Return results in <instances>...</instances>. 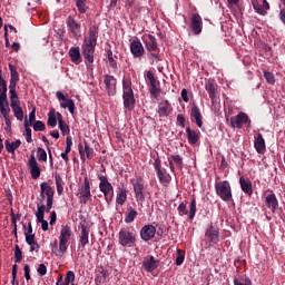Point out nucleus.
Instances as JSON below:
<instances>
[{
    "label": "nucleus",
    "instance_id": "f257e3e1",
    "mask_svg": "<svg viewBox=\"0 0 285 285\" xmlns=\"http://www.w3.org/2000/svg\"><path fill=\"white\" fill-rule=\"evenodd\" d=\"M99 31L97 29H90L88 38H85L81 46L82 57L88 63H95V48H97V39Z\"/></svg>",
    "mask_w": 285,
    "mask_h": 285
},
{
    "label": "nucleus",
    "instance_id": "f03ea898",
    "mask_svg": "<svg viewBox=\"0 0 285 285\" xmlns=\"http://www.w3.org/2000/svg\"><path fill=\"white\" fill-rule=\"evenodd\" d=\"M70 237H72V229L70 226L65 225L60 230L59 236V249L57 248V242H55V249L52 253L57 255V257H63L66 255V250H68V242H70Z\"/></svg>",
    "mask_w": 285,
    "mask_h": 285
},
{
    "label": "nucleus",
    "instance_id": "7ed1b4c3",
    "mask_svg": "<svg viewBox=\"0 0 285 285\" xmlns=\"http://www.w3.org/2000/svg\"><path fill=\"white\" fill-rule=\"evenodd\" d=\"M122 90L124 107L127 110H135V91H132V81L130 78L122 80Z\"/></svg>",
    "mask_w": 285,
    "mask_h": 285
},
{
    "label": "nucleus",
    "instance_id": "20e7f679",
    "mask_svg": "<svg viewBox=\"0 0 285 285\" xmlns=\"http://www.w3.org/2000/svg\"><path fill=\"white\" fill-rule=\"evenodd\" d=\"M137 243V234L132 233L129 227H124L118 234V244L120 246L132 248Z\"/></svg>",
    "mask_w": 285,
    "mask_h": 285
},
{
    "label": "nucleus",
    "instance_id": "39448f33",
    "mask_svg": "<svg viewBox=\"0 0 285 285\" xmlns=\"http://www.w3.org/2000/svg\"><path fill=\"white\" fill-rule=\"evenodd\" d=\"M215 190L223 202H233V190L230 189V183L227 180L216 183Z\"/></svg>",
    "mask_w": 285,
    "mask_h": 285
},
{
    "label": "nucleus",
    "instance_id": "423d86ee",
    "mask_svg": "<svg viewBox=\"0 0 285 285\" xmlns=\"http://www.w3.org/2000/svg\"><path fill=\"white\" fill-rule=\"evenodd\" d=\"M99 180L100 193H102L105 202L110 204L112 197H115V187H112V184L108 180V176H99Z\"/></svg>",
    "mask_w": 285,
    "mask_h": 285
},
{
    "label": "nucleus",
    "instance_id": "0eeeda50",
    "mask_svg": "<svg viewBox=\"0 0 285 285\" xmlns=\"http://www.w3.org/2000/svg\"><path fill=\"white\" fill-rule=\"evenodd\" d=\"M179 215H187V218L193 220L195 219V215L197 214V200L193 198L189 204V213L188 208L186 206V203H180L178 208H177Z\"/></svg>",
    "mask_w": 285,
    "mask_h": 285
},
{
    "label": "nucleus",
    "instance_id": "6e6552de",
    "mask_svg": "<svg viewBox=\"0 0 285 285\" xmlns=\"http://www.w3.org/2000/svg\"><path fill=\"white\" fill-rule=\"evenodd\" d=\"M40 191L47 196V213H50L52 204H55V189L50 184L43 181L40 184Z\"/></svg>",
    "mask_w": 285,
    "mask_h": 285
},
{
    "label": "nucleus",
    "instance_id": "1a4fd4ad",
    "mask_svg": "<svg viewBox=\"0 0 285 285\" xmlns=\"http://www.w3.org/2000/svg\"><path fill=\"white\" fill-rule=\"evenodd\" d=\"M154 168L156 170V175L160 181V184H169V181L173 179L170 177V174L166 171V169L161 168V160L159 158L155 159Z\"/></svg>",
    "mask_w": 285,
    "mask_h": 285
},
{
    "label": "nucleus",
    "instance_id": "9d476101",
    "mask_svg": "<svg viewBox=\"0 0 285 285\" xmlns=\"http://www.w3.org/2000/svg\"><path fill=\"white\" fill-rule=\"evenodd\" d=\"M205 240L209 244H219V229L213 223L205 229Z\"/></svg>",
    "mask_w": 285,
    "mask_h": 285
},
{
    "label": "nucleus",
    "instance_id": "9b49d317",
    "mask_svg": "<svg viewBox=\"0 0 285 285\" xmlns=\"http://www.w3.org/2000/svg\"><path fill=\"white\" fill-rule=\"evenodd\" d=\"M190 29L193 35H202V30H204V21L202 20V16H199V13L191 14Z\"/></svg>",
    "mask_w": 285,
    "mask_h": 285
},
{
    "label": "nucleus",
    "instance_id": "f8f14e48",
    "mask_svg": "<svg viewBox=\"0 0 285 285\" xmlns=\"http://www.w3.org/2000/svg\"><path fill=\"white\" fill-rule=\"evenodd\" d=\"M104 83L109 97H115L117 95V79L111 75H105Z\"/></svg>",
    "mask_w": 285,
    "mask_h": 285
},
{
    "label": "nucleus",
    "instance_id": "ddd939ff",
    "mask_svg": "<svg viewBox=\"0 0 285 285\" xmlns=\"http://www.w3.org/2000/svg\"><path fill=\"white\" fill-rule=\"evenodd\" d=\"M0 115L3 116L4 124H6V132H11L12 130V120H10V102L7 105H0Z\"/></svg>",
    "mask_w": 285,
    "mask_h": 285
},
{
    "label": "nucleus",
    "instance_id": "4468645a",
    "mask_svg": "<svg viewBox=\"0 0 285 285\" xmlns=\"http://www.w3.org/2000/svg\"><path fill=\"white\" fill-rule=\"evenodd\" d=\"M244 124H250V119H248V115L244 112H239L237 116H233L230 118L232 128H243Z\"/></svg>",
    "mask_w": 285,
    "mask_h": 285
},
{
    "label": "nucleus",
    "instance_id": "2eb2a0df",
    "mask_svg": "<svg viewBox=\"0 0 285 285\" xmlns=\"http://www.w3.org/2000/svg\"><path fill=\"white\" fill-rule=\"evenodd\" d=\"M28 166L32 179H39V177H41V167H39V163H37V158H35V155L30 156L28 160Z\"/></svg>",
    "mask_w": 285,
    "mask_h": 285
},
{
    "label": "nucleus",
    "instance_id": "dca6fc26",
    "mask_svg": "<svg viewBox=\"0 0 285 285\" xmlns=\"http://www.w3.org/2000/svg\"><path fill=\"white\" fill-rule=\"evenodd\" d=\"M78 150H79L80 159L82 161H86V157L87 159H92V157H95V149H92V147H90V145H88L87 141H85V147L83 145L79 144Z\"/></svg>",
    "mask_w": 285,
    "mask_h": 285
},
{
    "label": "nucleus",
    "instance_id": "f3484780",
    "mask_svg": "<svg viewBox=\"0 0 285 285\" xmlns=\"http://www.w3.org/2000/svg\"><path fill=\"white\" fill-rule=\"evenodd\" d=\"M157 234V228L154 225H145L140 229V237L144 242H150Z\"/></svg>",
    "mask_w": 285,
    "mask_h": 285
},
{
    "label": "nucleus",
    "instance_id": "a211bd4d",
    "mask_svg": "<svg viewBox=\"0 0 285 285\" xmlns=\"http://www.w3.org/2000/svg\"><path fill=\"white\" fill-rule=\"evenodd\" d=\"M252 6L258 14H266L271 10V4L266 0H252Z\"/></svg>",
    "mask_w": 285,
    "mask_h": 285
},
{
    "label": "nucleus",
    "instance_id": "6ab92c4d",
    "mask_svg": "<svg viewBox=\"0 0 285 285\" xmlns=\"http://www.w3.org/2000/svg\"><path fill=\"white\" fill-rule=\"evenodd\" d=\"M56 96L59 101H66L61 102V108H68L70 115H75V100L66 98V95L61 91H57Z\"/></svg>",
    "mask_w": 285,
    "mask_h": 285
},
{
    "label": "nucleus",
    "instance_id": "aec40b11",
    "mask_svg": "<svg viewBox=\"0 0 285 285\" xmlns=\"http://www.w3.org/2000/svg\"><path fill=\"white\" fill-rule=\"evenodd\" d=\"M130 52L136 59H139V58L144 57L146 49H144V45H141V41L134 40L130 43Z\"/></svg>",
    "mask_w": 285,
    "mask_h": 285
},
{
    "label": "nucleus",
    "instance_id": "412c9836",
    "mask_svg": "<svg viewBox=\"0 0 285 285\" xmlns=\"http://www.w3.org/2000/svg\"><path fill=\"white\" fill-rule=\"evenodd\" d=\"M0 88L2 89V92L0 95V106L10 104L8 101V82L6 79H3L2 71L0 70Z\"/></svg>",
    "mask_w": 285,
    "mask_h": 285
},
{
    "label": "nucleus",
    "instance_id": "4be33fe9",
    "mask_svg": "<svg viewBox=\"0 0 285 285\" xmlns=\"http://www.w3.org/2000/svg\"><path fill=\"white\" fill-rule=\"evenodd\" d=\"M217 83L213 80H208L205 83V90L208 92L209 98L212 99V104H215V99H217Z\"/></svg>",
    "mask_w": 285,
    "mask_h": 285
},
{
    "label": "nucleus",
    "instance_id": "5701e85b",
    "mask_svg": "<svg viewBox=\"0 0 285 285\" xmlns=\"http://www.w3.org/2000/svg\"><path fill=\"white\" fill-rule=\"evenodd\" d=\"M265 204L272 213H276L277 208H279V202H277V196L274 193L265 197Z\"/></svg>",
    "mask_w": 285,
    "mask_h": 285
},
{
    "label": "nucleus",
    "instance_id": "b1692460",
    "mask_svg": "<svg viewBox=\"0 0 285 285\" xmlns=\"http://www.w3.org/2000/svg\"><path fill=\"white\" fill-rule=\"evenodd\" d=\"M67 26H68L70 32H72L73 37H77V35H79V32H81V24H79V22H77V20L72 16L68 17Z\"/></svg>",
    "mask_w": 285,
    "mask_h": 285
},
{
    "label": "nucleus",
    "instance_id": "393cba45",
    "mask_svg": "<svg viewBox=\"0 0 285 285\" xmlns=\"http://www.w3.org/2000/svg\"><path fill=\"white\" fill-rule=\"evenodd\" d=\"M89 235H90V228H88V226H86V224H80L79 242H80V245L82 246V248H85L86 245L88 244Z\"/></svg>",
    "mask_w": 285,
    "mask_h": 285
},
{
    "label": "nucleus",
    "instance_id": "a878e982",
    "mask_svg": "<svg viewBox=\"0 0 285 285\" xmlns=\"http://www.w3.org/2000/svg\"><path fill=\"white\" fill-rule=\"evenodd\" d=\"M132 186L136 199L138 202H144L146 199V195H144V183H141V180H137Z\"/></svg>",
    "mask_w": 285,
    "mask_h": 285
},
{
    "label": "nucleus",
    "instance_id": "bb28decb",
    "mask_svg": "<svg viewBox=\"0 0 285 285\" xmlns=\"http://www.w3.org/2000/svg\"><path fill=\"white\" fill-rule=\"evenodd\" d=\"M159 261L155 259L154 256L144 258L142 266L147 273H153L157 268Z\"/></svg>",
    "mask_w": 285,
    "mask_h": 285
},
{
    "label": "nucleus",
    "instance_id": "cd10ccee",
    "mask_svg": "<svg viewBox=\"0 0 285 285\" xmlns=\"http://www.w3.org/2000/svg\"><path fill=\"white\" fill-rule=\"evenodd\" d=\"M190 117L195 119L196 126H198V128H202V126H204V121H202V111L199 110V107L197 105H193Z\"/></svg>",
    "mask_w": 285,
    "mask_h": 285
},
{
    "label": "nucleus",
    "instance_id": "c85d7f7f",
    "mask_svg": "<svg viewBox=\"0 0 285 285\" xmlns=\"http://www.w3.org/2000/svg\"><path fill=\"white\" fill-rule=\"evenodd\" d=\"M254 146L259 155H264V153H266V141L264 140V136H262V134H257Z\"/></svg>",
    "mask_w": 285,
    "mask_h": 285
},
{
    "label": "nucleus",
    "instance_id": "c756f323",
    "mask_svg": "<svg viewBox=\"0 0 285 285\" xmlns=\"http://www.w3.org/2000/svg\"><path fill=\"white\" fill-rule=\"evenodd\" d=\"M239 184H240V188L243 190V193H245V195H253V181H250L249 179H246L244 177L239 178Z\"/></svg>",
    "mask_w": 285,
    "mask_h": 285
},
{
    "label": "nucleus",
    "instance_id": "7c9ffc66",
    "mask_svg": "<svg viewBox=\"0 0 285 285\" xmlns=\"http://www.w3.org/2000/svg\"><path fill=\"white\" fill-rule=\"evenodd\" d=\"M145 45L148 52H157V50H159L157 38H155L153 35H148V39L145 41Z\"/></svg>",
    "mask_w": 285,
    "mask_h": 285
},
{
    "label": "nucleus",
    "instance_id": "2f4dec72",
    "mask_svg": "<svg viewBox=\"0 0 285 285\" xmlns=\"http://www.w3.org/2000/svg\"><path fill=\"white\" fill-rule=\"evenodd\" d=\"M69 57L72 63L79 65L81 62V50L79 47H71L69 50Z\"/></svg>",
    "mask_w": 285,
    "mask_h": 285
},
{
    "label": "nucleus",
    "instance_id": "473e14b6",
    "mask_svg": "<svg viewBox=\"0 0 285 285\" xmlns=\"http://www.w3.org/2000/svg\"><path fill=\"white\" fill-rule=\"evenodd\" d=\"M58 128L62 135H70V126L63 121V116L60 112H57Z\"/></svg>",
    "mask_w": 285,
    "mask_h": 285
},
{
    "label": "nucleus",
    "instance_id": "72a5a7b5",
    "mask_svg": "<svg viewBox=\"0 0 285 285\" xmlns=\"http://www.w3.org/2000/svg\"><path fill=\"white\" fill-rule=\"evenodd\" d=\"M107 277H108V271H106L104 267H100V269H98L96 274L95 284L96 285L105 284Z\"/></svg>",
    "mask_w": 285,
    "mask_h": 285
},
{
    "label": "nucleus",
    "instance_id": "f704fd0d",
    "mask_svg": "<svg viewBox=\"0 0 285 285\" xmlns=\"http://www.w3.org/2000/svg\"><path fill=\"white\" fill-rule=\"evenodd\" d=\"M186 132H187L188 142L190 144V146H195V144L199 141V132L190 129V127L186 128Z\"/></svg>",
    "mask_w": 285,
    "mask_h": 285
},
{
    "label": "nucleus",
    "instance_id": "c9c22d12",
    "mask_svg": "<svg viewBox=\"0 0 285 285\" xmlns=\"http://www.w3.org/2000/svg\"><path fill=\"white\" fill-rule=\"evenodd\" d=\"M13 116L18 121L23 119V108H21V102H16L14 105H10Z\"/></svg>",
    "mask_w": 285,
    "mask_h": 285
},
{
    "label": "nucleus",
    "instance_id": "e433bc0d",
    "mask_svg": "<svg viewBox=\"0 0 285 285\" xmlns=\"http://www.w3.org/2000/svg\"><path fill=\"white\" fill-rule=\"evenodd\" d=\"M70 282H75V272L72 271L67 272L65 282H63V276H60L56 285H70Z\"/></svg>",
    "mask_w": 285,
    "mask_h": 285
},
{
    "label": "nucleus",
    "instance_id": "4c0bfd02",
    "mask_svg": "<svg viewBox=\"0 0 285 285\" xmlns=\"http://www.w3.org/2000/svg\"><path fill=\"white\" fill-rule=\"evenodd\" d=\"M170 108V102L168 100H163L158 105V116L168 117V109Z\"/></svg>",
    "mask_w": 285,
    "mask_h": 285
},
{
    "label": "nucleus",
    "instance_id": "58836bf2",
    "mask_svg": "<svg viewBox=\"0 0 285 285\" xmlns=\"http://www.w3.org/2000/svg\"><path fill=\"white\" fill-rule=\"evenodd\" d=\"M126 199H128V190L126 188H119V191L117 193L116 203L119 206H124L126 204Z\"/></svg>",
    "mask_w": 285,
    "mask_h": 285
},
{
    "label": "nucleus",
    "instance_id": "ea45409f",
    "mask_svg": "<svg viewBox=\"0 0 285 285\" xmlns=\"http://www.w3.org/2000/svg\"><path fill=\"white\" fill-rule=\"evenodd\" d=\"M80 196L82 197H92V194H90V180L86 176L83 179V185L80 188Z\"/></svg>",
    "mask_w": 285,
    "mask_h": 285
},
{
    "label": "nucleus",
    "instance_id": "a19ab883",
    "mask_svg": "<svg viewBox=\"0 0 285 285\" xmlns=\"http://www.w3.org/2000/svg\"><path fill=\"white\" fill-rule=\"evenodd\" d=\"M46 194L43 191H40V197L38 198V203H37V213H46L48 206L46 207V205L43 204V202H46Z\"/></svg>",
    "mask_w": 285,
    "mask_h": 285
},
{
    "label": "nucleus",
    "instance_id": "79ce46f5",
    "mask_svg": "<svg viewBox=\"0 0 285 285\" xmlns=\"http://www.w3.org/2000/svg\"><path fill=\"white\" fill-rule=\"evenodd\" d=\"M137 215H139L137 213V209L132 207H128V213L126 214V217H125V224H132V222H135V219L137 218Z\"/></svg>",
    "mask_w": 285,
    "mask_h": 285
},
{
    "label": "nucleus",
    "instance_id": "37998d69",
    "mask_svg": "<svg viewBox=\"0 0 285 285\" xmlns=\"http://www.w3.org/2000/svg\"><path fill=\"white\" fill-rule=\"evenodd\" d=\"M234 285H253V281L247 275H239L234 278Z\"/></svg>",
    "mask_w": 285,
    "mask_h": 285
},
{
    "label": "nucleus",
    "instance_id": "c03bdc74",
    "mask_svg": "<svg viewBox=\"0 0 285 285\" xmlns=\"http://www.w3.org/2000/svg\"><path fill=\"white\" fill-rule=\"evenodd\" d=\"M4 146H6V150L8 153H14V150H17V148H19L21 146V140L18 139L13 142H10V140H6Z\"/></svg>",
    "mask_w": 285,
    "mask_h": 285
},
{
    "label": "nucleus",
    "instance_id": "a18cd8bd",
    "mask_svg": "<svg viewBox=\"0 0 285 285\" xmlns=\"http://www.w3.org/2000/svg\"><path fill=\"white\" fill-rule=\"evenodd\" d=\"M45 213L46 212H37L36 217H37L38 224H41L42 230H48L49 228L48 220L43 219Z\"/></svg>",
    "mask_w": 285,
    "mask_h": 285
},
{
    "label": "nucleus",
    "instance_id": "49530a36",
    "mask_svg": "<svg viewBox=\"0 0 285 285\" xmlns=\"http://www.w3.org/2000/svg\"><path fill=\"white\" fill-rule=\"evenodd\" d=\"M57 121H59V119L57 118V114H55V109H52L48 114L47 126H50L51 128H56Z\"/></svg>",
    "mask_w": 285,
    "mask_h": 285
},
{
    "label": "nucleus",
    "instance_id": "de8ad7c7",
    "mask_svg": "<svg viewBox=\"0 0 285 285\" xmlns=\"http://www.w3.org/2000/svg\"><path fill=\"white\" fill-rule=\"evenodd\" d=\"M26 243L32 244L35 239V234H32V223H28L27 230L24 233Z\"/></svg>",
    "mask_w": 285,
    "mask_h": 285
},
{
    "label": "nucleus",
    "instance_id": "09e8293b",
    "mask_svg": "<svg viewBox=\"0 0 285 285\" xmlns=\"http://www.w3.org/2000/svg\"><path fill=\"white\" fill-rule=\"evenodd\" d=\"M24 130L27 142L32 144V129H30V125L28 124V116L24 117Z\"/></svg>",
    "mask_w": 285,
    "mask_h": 285
},
{
    "label": "nucleus",
    "instance_id": "8fccbe9b",
    "mask_svg": "<svg viewBox=\"0 0 285 285\" xmlns=\"http://www.w3.org/2000/svg\"><path fill=\"white\" fill-rule=\"evenodd\" d=\"M55 179H56L57 193H58V195H62L63 194V179L61 178V176L59 174L55 175Z\"/></svg>",
    "mask_w": 285,
    "mask_h": 285
},
{
    "label": "nucleus",
    "instance_id": "3c124183",
    "mask_svg": "<svg viewBox=\"0 0 285 285\" xmlns=\"http://www.w3.org/2000/svg\"><path fill=\"white\" fill-rule=\"evenodd\" d=\"M76 6L80 14H86V12H88V4H86V0H76Z\"/></svg>",
    "mask_w": 285,
    "mask_h": 285
},
{
    "label": "nucleus",
    "instance_id": "603ef678",
    "mask_svg": "<svg viewBox=\"0 0 285 285\" xmlns=\"http://www.w3.org/2000/svg\"><path fill=\"white\" fill-rule=\"evenodd\" d=\"M14 258H16V264H21L23 261V252H21V247L19 245L14 246Z\"/></svg>",
    "mask_w": 285,
    "mask_h": 285
},
{
    "label": "nucleus",
    "instance_id": "864d4df0",
    "mask_svg": "<svg viewBox=\"0 0 285 285\" xmlns=\"http://www.w3.org/2000/svg\"><path fill=\"white\" fill-rule=\"evenodd\" d=\"M10 92V106H14V104H21L19 100V94H17V89L9 90Z\"/></svg>",
    "mask_w": 285,
    "mask_h": 285
},
{
    "label": "nucleus",
    "instance_id": "5fc2aeb1",
    "mask_svg": "<svg viewBox=\"0 0 285 285\" xmlns=\"http://www.w3.org/2000/svg\"><path fill=\"white\" fill-rule=\"evenodd\" d=\"M37 158L38 161H48V154L46 153V149L39 147L37 149Z\"/></svg>",
    "mask_w": 285,
    "mask_h": 285
},
{
    "label": "nucleus",
    "instance_id": "6e6d98bb",
    "mask_svg": "<svg viewBox=\"0 0 285 285\" xmlns=\"http://www.w3.org/2000/svg\"><path fill=\"white\" fill-rule=\"evenodd\" d=\"M170 159H173V161L176 164V166H177V168H179V170H181L184 168V158H181V156L171 155Z\"/></svg>",
    "mask_w": 285,
    "mask_h": 285
},
{
    "label": "nucleus",
    "instance_id": "4d7b16f0",
    "mask_svg": "<svg viewBox=\"0 0 285 285\" xmlns=\"http://www.w3.org/2000/svg\"><path fill=\"white\" fill-rule=\"evenodd\" d=\"M9 70H10V79L13 81H19V71H17V68L12 65L9 63Z\"/></svg>",
    "mask_w": 285,
    "mask_h": 285
},
{
    "label": "nucleus",
    "instance_id": "13d9d810",
    "mask_svg": "<svg viewBox=\"0 0 285 285\" xmlns=\"http://www.w3.org/2000/svg\"><path fill=\"white\" fill-rule=\"evenodd\" d=\"M184 259H186V254L181 249H177V257H176V266H181L184 264Z\"/></svg>",
    "mask_w": 285,
    "mask_h": 285
},
{
    "label": "nucleus",
    "instance_id": "bf43d9fd",
    "mask_svg": "<svg viewBox=\"0 0 285 285\" xmlns=\"http://www.w3.org/2000/svg\"><path fill=\"white\" fill-rule=\"evenodd\" d=\"M107 59L109 61V66L114 68V70H117V60L112 57V50H107Z\"/></svg>",
    "mask_w": 285,
    "mask_h": 285
},
{
    "label": "nucleus",
    "instance_id": "052dcab7",
    "mask_svg": "<svg viewBox=\"0 0 285 285\" xmlns=\"http://www.w3.org/2000/svg\"><path fill=\"white\" fill-rule=\"evenodd\" d=\"M33 130L36 132H43V130H46V124H43V121H41V120L35 121Z\"/></svg>",
    "mask_w": 285,
    "mask_h": 285
},
{
    "label": "nucleus",
    "instance_id": "680f3d73",
    "mask_svg": "<svg viewBox=\"0 0 285 285\" xmlns=\"http://www.w3.org/2000/svg\"><path fill=\"white\" fill-rule=\"evenodd\" d=\"M263 75L267 83H271V85L275 83V75L273 72L264 70Z\"/></svg>",
    "mask_w": 285,
    "mask_h": 285
},
{
    "label": "nucleus",
    "instance_id": "e2e57ef3",
    "mask_svg": "<svg viewBox=\"0 0 285 285\" xmlns=\"http://www.w3.org/2000/svg\"><path fill=\"white\" fill-rule=\"evenodd\" d=\"M147 79L150 83V87H155V86H157V83H159V82H157V79L155 78V73H153V71L147 72Z\"/></svg>",
    "mask_w": 285,
    "mask_h": 285
},
{
    "label": "nucleus",
    "instance_id": "0e129e2a",
    "mask_svg": "<svg viewBox=\"0 0 285 285\" xmlns=\"http://www.w3.org/2000/svg\"><path fill=\"white\" fill-rule=\"evenodd\" d=\"M149 92L151 96L155 97V99H157L159 97V95L161 94V89H159L157 86L149 87Z\"/></svg>",
    "mask_w": 285,
    "mask_h": 285
},
{
    "label": "nucleus",
    "instance_id": "69168bd1",
    "mask_svg": "<svg viewBox=\"0 0 285 285\" xmlns=\"http://www.w3.org/2000/svg\"><path fill=\"white\" fill-rule=\"evenodd\" d=\"M37 273L40 275V277H43V275H47L48 267H46V264H40L37 268Z\"/></svg>",
    "mask_w": 285,
    "mask_h": 285
},
{
    "label": "nucleus",
    "instance_id": "338daca9",
    "mask_svg": "<svg viewBox=\"0 0 285 285\" xmlns=\"http://www.w3.org/2000/svg\"><path fill=\"white\" fill-rule=\"evenodd\" d=\"M37 119V109L33 108L31 110V112L29 114V120H28V125L32 126V124H35V120Z\"/></svg>",
    "mask_w": 285,
    "mask_h": 285
},
{
    "label": "nucleus",
    "instance_id": "774afa93",
    "mask_svg": "<svg viewBox=\"0 0 285 285\" xmlns=\"http://www.w3.org/2000/svg\"><path fill=\"white\" fill-rule=\"evenodd\" d=\"M284 8L279 10V19L285 24V0H283Z\"/></svg>",
    "mask_w": 285,
    "mask_h": 285
}]
</instances>
